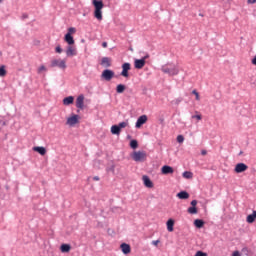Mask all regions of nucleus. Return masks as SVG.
Here are the masks:
<instances>
[{"mask_svg": "<svg viewBox=\"0 0 256 256\" xmlns=\"http://www.w3.org/2000/svg\"><path fill=\"white\" fill-rule=\"evenodd\" d=\"M248 3H249L250 5H253V4L256 3V0H248Z\"/></svg>", "mask_w": 256, "mask_h": 256, "instance_id": "46", "label": "nucleus"}, {"mask_svg": "<svg viewBox=\"0 0 256 256\" xmlns=\"http://www.w3.org/2000/svg\"><path fill=\"white\" fill-rule=\"evenodd\" d=\"M141 59H144V61H145L146 59H149V54H147L146 56H144V57L141 58Z\"/></svg>", "mask_w": 256, "mask_h": 256, "instance_id": "50", "label": "nucleus"}, {"mask_svg": "<svg viewBox=\"0 0 256 256\" xmlns=\"http://www.w3.org/2000/svg\"><path fill=\"white\" fill-rule=\"evenodd\" d=\"M187 213H189V215H197V213H199V210L197 209V206H190L187 209Z\"/></svg>", "mask_w": 256, "mask_h": 256, "instance_id": "23", "label": "nucleus"}, {"mask_svg": "<svg viewBox=\"0 0 256 256\" xmlns=\"http://www.w3.org/2000/svg\"><path fill=\"white\" fill-rule=\"evenodd\" d=\"M74 101H75V97L67 96L63 99V105H73Z\"/></svg>", "mask_w": 256, "mask_h": 256, "instance_id": "20", "label": "nucleus"}, {"mask_svg": "<svg viewBox=\"0 0 256 256\" xmlns=\"http://www.w3.org/2000/svg\"><path fill=\"white\" fill-rule=\"evenodd\" d=\"M166 227L169 233H173L175 227V220L172 218L168 219L166 222Z\"/></svg>", "mask_w": 256, "mask_h": 256, "instance_id": "10", "label": "nucleus"}, {"mask_svg": "<svg viewBox=\"0 0 256 256\" xmlns=\"http://www.w3.org/2000/svg\"><path fill=\"white\" fill-rule=\"evenodd\" d=\"M7 75V70L5 69V65L0 66V77H5Z\"/></svg>", "mask_w": 256, "mask_h": 256, "instance_id": "31", "label": "nucleus"}, {"mask_svg": "<svg viewBox=\"0 0 256 256\" xmlns=\"http://www.w3.org/2000/svg\"><path fill=\"white\" fill-rule=\"evenodd\" d=\"M64 41L69 45H75V39L73 38V35L65 34Z\"/></svg>", "mask_w": 256, "mask_h": 256, "instance_id": "19", "label": "nucleus"}, {"mask_svg": "<svg viewBox=\"0 0 256 256\" xmlns=\"http://www.w3.org/2000/svg\"><path fill=\"white\" fill-rule=\"evenodd\" d=\"M137 147H139V142L135 139L130 141V148L131 149H137Z\"/></svg>", "mask_w": 256, "mask_h": 256, "instance_id": "30", "label": "nucleus"}, {"mask_svg": "<svg viewBox=\"0 0 256 256\" xmlns=\"http://www.w3.org/2000/svg\"><path fill=\"white\" fill-rule=\"evenodd\" d=\"M182 176L184 179H193V172L191 171H184Z\"/></svg>", "mask_w": 256, "mask_h": 256, "instance_id": "29", "label": "nucleus"}, {"mask_svg": "<svg viewBox=\"0 0 256 256\" xmlns=\"http://www.w3.org/2000/svg\"><path fill=\"white\" fill-rule=\"evenodd\" d=\"M111 133H112V135H120L121 130L119 129V127L117 125H112Z\"/></svg>", "mask_w": 256, "mask_h": 256, "instance_id": "28", "label": "nucleus"}, {"mask_svg": "<svg viewBox=\"0 0 256 256\" xmlns=\"http://www.w3.org/2000/svg\"><path fill=\"white\" fill-rule=\"evenodd\" d=\"M115 77V72L111 69H105L102 71L101 79H104V81H111Z\"/></svg>", "mask_w": 256, "mask_h": 256, "instance_id": "3", "label": "nucleus"}, {"mask_svg": "<svg viewBox=\"0 0 256 256\" xmlns=\"http://www.w3.org/2000/svg\"><path fill=\"white\" fill-rule=\"evenodd\" d=\"M33 151H35L36 153H39V155L47 154V149L43 146H35L33 147Z\"/></svg>", "mask_w": 256, "mask_h": 256, "instance_id": "17", "label": "nucleus"}, {"mask_svg": "<svg viewBox=\"0 0 256 256\" xmlns=\"http://www.w3.org/2000/svg\"><path fill=\"white\" fill-rule=\"evenodd\" d=\"M185 141V137L183 135H178L177 136V143H183Z\"/></svg>", "mask_w": 256, "mask_h": 256, "instance_id": "35", "label": "nucleus"}, {"mask_svg": "<svg viewBox=\"0 0 256 256\" xmlns=\"http://www.w3.org/2000/svg\"><path fill=\"white\" fill-rule=\"evenodd\" d=\"M256 211H253L252 214L248 215L246 218L247 223H255Z\"/></svg>", "mask_w": 256, "mask_h": 256, "instance_id": "24", "label": "nucleus"}, {"mask_svg": "<svg viewBox=\"0 0 256 256\" xmlns=\"http://www.w3.org/2000/svg\"><path fill=\"white\" fill-rule=\"evenodd\" d=\"M99 180H100L99 176H94L93 177V181H99Z\"/></svg>", "mask_w": 256, "mask_h": 256, "instance_id": "48", "label": "nucleus"}, {"mask_svg": "<svg viewBox=\"0 0 256 256\" xmlns=\"http://www.w3.org/2000/svg\"><path fill=\"white\" fill-rule=\"evenodd\" d=\"M135 69H143L145 67V59H136L134 61Z\"/></svg>", "mask_w": 256, "mask_h": 256, "instance_id": "14", "label": "nucleus"}, {"mask_svg": "<svg viewBox=\"0 0 256 256\" xmlns=\"http://www.w3.org/2000/svg\"><path fill=\"white\" fill-rule=\"evenodd\" d=\"M42 71H47V68L45 67V65H41V66L38 68V73H41Z\"/></svg>", "mask_w": 256, "mask_h": 256, "instance_id": "40", "label": "nucleus"}, {"mask_svg": "<svg viewBox=\"0 0 256 256\" xmlns=\"http://www.w3.org/2000/svg\"><path fill=\"white\" fill-rule=\"evenodd\" d=\"M159 240H154V241H152V245H155L156 247L159 245Z\"/></svg>", "mask_w": 256, "mask_h": 256, "instance_id": "44", "label": "nucleus"}, {"mask_svg": "<svg viewBox=\"0 0 256 256\" xmlns=\"http://www.w3.org/2000/svg\"><path fill=\"white\" fill-rule=\"evenodd\" d=\"M84 103H85V96L83 94H81L76 99L77 109H84V107H85Z\"/></svg>", "mask_w": 256, "mask_h": 256, "instance_id": "8", "label": "nucleus"}, {"mask_svg": "<svg viewBox=\"0 0 256 256\" xmlns=\"http://www.w3.org/2000/svg\"><path fill=\"white\" fill-rule=\"evenodd\" d=\"M128 123L127 122H120L117 127L118 129L121 131L122 129H125V127H127Z\"/></svg>", "mask_w": 256, "mask_h": 256, "instance_id": "32", "label": "nucleus"}, {"mask_svg": "<svg viewBox=\"0 0 256 256\" xmlns=\"http://www.w3.org/2000/svg\"><path fill=\"white\" fill-rule=\"evenodd\" d=\"M23 18H24V19H27V14H23Z\"/></svg>", "mask_w": 256, "mask_h": 256, "instance_id": "51", "label": "nucleus"}, {"mask_svg": "<svg viewBox=\"0 0 256 256\" xmlns=\"http://www.w3.org/2000/svg\"><path fill=\"white\" fill-rule=\"evenodd\" d=\"M192 119H197V121H201V119H203V116H201L200 114L192 115Z\"/></svg>", "mask_w": 256, "mask_h": 256, "instance_id": "36", "label": "nucleus"}, {"mask_svg": "<svg viewBox=\"0 0 256 256\" xmlns=\"http://www.w3.org/2000/svg\"><path fill=\"white\" fill-rule=\"evenodd\" d=\"M55 51L56 53H63V48H61V45H57Z\"/></svg>", "mask_w": 256, "mask_h": 256, "instance_id": "37", "label": "nucleus"}, {"mask_svg": "<svg viewBox=\"0 0 256 256\" xmlns=\"http://www.w3.org/2000/svg\"><path fill=\"white\" fill-rule=\"evenodd\" d=\"M7 125V122L0 118V127H5Z\"/></svg>", "mask_w": 256, "mask_h": 256, "instance_id": "41", "label": "nucleus"}, {"mask_svg": "<svg viewBox=\"0 0 256 256\" xmlns=\"http://www.w3.org/2000/svg\"><path fill=\"white\" fill-rule=\"evenodd\" d=\"M1 1H3V0H0V3H1Z\"/></svg>", "mask_w": 256, "mask_h": 256, "instance_id": "55", "label": "nucleus"}, {"mask_svg": "<svg viewBox=\"0 0 256 256\" xmlns=\"http://www.w3.org/2000/svg\"><path fill=\"white\" fill-rule=\"evenodd\" d=\"M162 73L169 75L170 77H174L175 75H179V67L173 63H167L161 67Z\"/></svg>", "mask_w": 256, "mask_h": 256, "instance_id": "1", "label": "nucleus"}, {"mask_svg": "<svg viewBox=\"0 0 256 256\" xmlns=\"http://www.w3.org/2000/svg\"><path fill=\"white\" fill-rule=\"evenodd\" d=\"M129 71H131V63H129V62L123 63L122 71H121L120 75L127 79V78H129Z\"/></svg>", "mask_w": 256, "mask_h": 256, "instance_id": "5", "label": "nucleus"}, {"mask_svg": "<svg viewBox=\"0 0 256 256\" xmlns=\"http://www.w3.org/2000/svg\"><path fill=\"white\" fill-rule=\"evenodd\" d=\"M77 29H75V27H70L68 28V32L66 33V35H73V33H76Z\"/></svg>", "mask_w": 256, "mask_h": 256, "instance_id": "33", "label": "nucleus"}, {"mask_svg": "<svg viewBox=\"0 0 256 256\" xmlns=\"http://www.w3.org/2000/svg\"><path fill=\"white\" fill-rule=\"evenodd\" d=\"M249 169V166L247 164L240 162L235 165L234 171L235 173H245Z\"/></svg>", "mask_w": 256, "mask_h": 256, "instance_id": "6", "label": "nucleus"}, {"mask_svg": "<svg viewBox=\"0 0 256 256\" xmlns=\"http://www.w3.org/2000/svg\"><path fill=\"white\" fill-rule=\"evenodd\" d=\"M68 125H77L79 123V115L74 114L67 119Z\"/></svg>", "mask_w": 256, "mask_h": 256, "instance_id": "12", "label": "nucleus"}, {"mask_svg": "<svg viewBox=\"0 0 256 256\" xmlns=\"http://www.w3.org/2000/svg\"><path fill=\"white\" fill-rule=\"evenodd\" d=\"M120 249L124 255H129V253H131V245L127 243H122Z\"/></svg>", "mask_w": 256, "mask_h": 256, "instance_id": "11", "label": "nucleus"}, {"mask_svg": "<svg viewBox=\"0 0 256 256\" xmlns=\"http://www.w3.org/2000/svg\"><path fill=\"white\" fill-rule=\"evenodd\" d=\"M100 65H102V67H105L106 69H108V67H111V58L110 57H103L101 59V63Z\"/></svg>", "mask_w": 256, "mask_h": 256, "instance_id": "16", "label": "nucleus"}, {"mask_svg": "<svg viewBox=\"0 0 256 256\" xmlns=\"http://www.w3.org/2000/svg\"><path fill=\"white\" fill-rule=\"evenodd\" d=\"M125 89H127V87L124 84H118L116 86V93H119V94L124 93Z\"/></svg>", "mask_w": 256, "mask_h": 256, "instance_id": "27", "label": "nucleus"}, {"mask_svg": "<svg viewBox=\"0 0 256 256\" xmlns=\"http://www.w3.org/2000/svg\"><path fill=\"white\" fill-rule=\"evenodd\" d=\"M238 155H243V151H240Z\"/></svg>", "mask_w": 256, "mask_h": 256, "instance_id": "53", "label": "nucleus"}, {"mask_svg": "<svg viewBox=\"0 0 256 256\" xmlns=\"http://www.w3.org/2000/svg\"><path fill=\"white\" fill-rule=\"evenodd\" d=\"M191 207H197V200H192L190 202Z\"/></svg>", "mask_w": 256, "mask_h": 256, "instance_id": "42", "label": "nucleus"}, {"mask_svg": "<svg viewBox=\"0 0 256 256\" xmlns=\"http://www.w3.org/2000/svg\"><path fill=\"white\" fill-rule=\"evenodd\" d=\"M132 159L137 163H143L144 161H147V153L145 151H134Z\"/></svg>", "mask_w": 256, "mask_h": 256, "instance_id": "2", "label": "nucleus"}, {"mask_svg": "<svg viewBox=\"0 0 256 256\" xmlns=\"http://www.w3.org/2000/svg\"><path fill=\"white\" fill-rule=\"evenodd\" d=\"M67 57H73V55H76L75 50L73 49V46L69 45L66 50Z\"/></svg>", "mask_w": 256, "mask_h": 256, "instance_id": "26", "label": "nucleus"}, {"mask_svg": "<svg viewBox=\"0 0 256 256\" xmlns=\"http://www.w3.org/2000/svg\"><path fill=\"white\" fill-rule=\"evenodd\" d=\"M112 171H115V167L114 166H112Z\"/></svg>", "mask_w": 256, "mask_h": 256, "instance_id": "54", "label": "nucleus"}, {"mask_svg": "<svg viewBox=\"0 0 256 256\" xmlns=\"http://www.w3.org/2000/svg\"><path fill=\"white\" fill-rule=\"evenodd\" d=\"M194 227H196V229H203V227H205V221L203 219L194 220Z\"/></svg>", "mask_w": 256, "mask_h": 256, "instance_id": "18", "label": "nucleus"}, {"mask_svg": "<svg viewBox=\"0 0 256 256\" xmlns=\"http://www.w3.org/2000/svg\"><path fill=\"white\" fill-rule=\"evenodd\" d=\"M232 256H241V252L236 250L232 253Z\"/></svg>", "mask_w": 256, "mask_h": 256, "instance_id": "43", "label": "nucleus"}, {"mask_svg": "<svg viewBox=\"0 0 256 256\" xmlns=\"http://www.w3.org/2000/svg\"><path fill=\"white\" fill-rule=\"evenodd\" d=\"M195 256H207V253L199 250V251L196 252Z\"/></svg>", "mask_w": 256, "mask_h": 256, "instance_id": "38", "label": "nucleus"}, {"mask_svg": "<svg viewBox=\"0 0 256 256\" xmlns=\"http://www.w3.org/2000/svg\"><path fill=\"white\" fill-rule=\"evenodd\" d=\"M192 95H195L196 96V101H199L200 97H199V92H197V90H193Z\"/></svg>", "mask_w": 256, "mask_h": 256, "instance_id": "39", "label": "nucleus"}, {"mask_svg": "<svg viewBox=\"0 0 256 256\" xmlns=\"http://www.w3.org/2000/svg\"><path fill=\"white\" fill-rule=\"evenodd\" d=\"M92 5H94V10H102L105 7L102 0H93Z\"/></svg>", "mask_w": 256, "mask_h": 256, "instance_id": "15", "label": "nucleus"}, {"mask_svg": "<svg viewBox=\"0 0 256 256\" xmlns=\"http://www.w3.org/2000/svg\"><path fill=\"white\" fill-rule=\"evenodd\" d=\"M60 250L62 253H69V251H71V245L70 244H62L60 246Z\"/></svg>", "mask_w": 256, "mask_h": 256, "instance_id": "25", "label": "nucleus"}, {"mask_svg": "<svg viewBox=\"0 0 256 256\" xmlns=\"http://www.w3.org/2000/svg\"><path fill=\"white\" fill-rule=\"evenodd\" d=\"M94 17L98 21H103V11L102 10H94Z\"/></svg>", "mask_w": 256, "mask_h": 256, "instance_id": "22", "label": "nucleus"}, {"mask_svg": "<svg viewBox=\"0 0 256 256\" xmlns=\"http://www.w3.org/2000/svg\"><path fill=\"white\" fill-rule=\"evenodd\" d=\"M181 102H183V97H179V98L173 100L172 103H174V105H179Z\"/></svg>", "mask_w": 256, "mask_h": 256, "instance_id": "34", "label": "nucleus"}, {"mask_svg": "<svg viewBox=\"0 0 256 256\" xmlns=\"http://www.w3.org/2000/svg\"><path fill=\"white\" fill-rule=\"evenodd\" d=\"M142 181H143L145 187H148V189L153 188V181H151V178H149V176L144 175L142 177Z\"/></svg>", "mask_w": 256, "mask_h": 256, "instance_id": "13", "label": "nucleus"}, {"mask_svg": "<svg viewBox=\"0 0 256 256\" xmlns=\"http://www.w3.org/2000/svg\"><path fill=\"white\" fill-rule=\"evenodd\" d=\"M251 63H252V65L256 66V56H254V58L252 59Z\"/></svg>", "mask_w": 256, "mask_h": 256, "instance_id": "45", "label": "nucleus"}, {"mask_svg": "<svg viewBox=\"0 0 256 256\" xmlns=\"http://www.w3.org/2000/svg\"><path fill=\"white\" fill-rule=\"evenodd\" d=\"M50 67H59V69H67V62H65V60L54 59L51 61Z\"/></svg>", "mask_w": 256, "mask_h": 256, "instance_id": "4", "label": "nucleus"}, {"mask_svg": "<svg viewBox=\"0 0 256 256\" xmlns=\"http://www.w3.org/2000/svg\"><path fill=\"white\" fill-rule=\"evenodd\" d=\"M102 47H103L104 49H107V42H102Z\"/></svg>", "mask_w": 256, "mask_h": 256, "instance_id": "47", "label": "nucleus"}, {"mask_svg": "<svg viewBox=\"0 0 256 256\" xmlns=\"http://www.w3.org/2000/svg\"><path fill=\"white\" fill-rule=\"evenodd\" d=\"M201 155H207V150H201Z\"/></svg>", "mask_w": 256, "mask_h": 256, "instance_id": "49", "label": "nucleus"}, {"mask_svg": "<svg viewBox=\"0 0 256 256\" xmlns=\"http://www.w3.org/2000/svg\"><path fill=\"white\" fill-rule=\"evenodd\" d=\"M145 123H147V115H142V116L138 117V119L135 123L136 129H141V127H143V125H145Z\"/></svg>", "mask_w": 256, "mask_h": 256, "instance_id": "7", "label": "nucleus"}, {"mask_svg": "<svg viewBox=\"0 0 256 256\" xmlns=\"http://www.w3.org/2000/svg\"><path fill=\"white\" fill-rule=\"evenodd\" d=\"M165 120L162 118V119H160V123H163Z\"/></svg>", "mask_w": 256, "mask_h": 256, "instance_id": "52", "label": "nucleus"}, {"mask_svg": "<svg viewBox=\"0 0 256 256\" xmlns=\"http://www.w3.org/2000/svg\"><path fill=\"white\" fill-rule=\"evenodd\" d=\"M176 197H178V199H188L189 198V193L185 190H182V191L177 193Z\"/></svg>", "mask_w": 256, "mask_h": 256, "instance_id": "21", "label": "nucleus"}, {"mask_svg": "<svg viewBox=\"0 0 256 256\" xmlns=\"http://www.w3.org/2000/svg\"><path fill=\"white\" fill-rule=\"evenodd\" d=\"M161 172H162V175H171V174L175 173V170L173 169V167H171L169 165H164L161 168Z\"/></svg>", "mask_w": 256, "mask_h": 256, "instance_id": "9", "label": "nucleus"}]
</instances>
